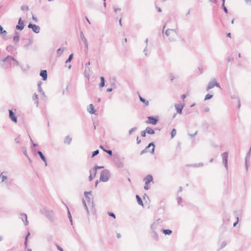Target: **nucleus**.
Listing matches in <instances>:
<instances>
[{
	"mask_svg": "<svg viewBox=\"0 0 251 251\" xmlns=\"http://www.w3.org/2000/svg\"><path fill=\"white\" fill-rule=\"evenodd\" d=\"M226 245V241H223L222 242L221 245V249L224 248Z\"/></svg>",
	"mask_w": 251,
	"mask_h": 251,
	"instance_id": "nucleus-50",
	"label": "nucleus"
},
{
	"mask_svg": "<svg viewBox=\"0 0 251 251\" xmlns=\"http://www.w3.org/2000/svg\"><path fill=\"white\" fill-rule=\"evenodd\" d=\"M99 150H97L94 151L92 152V157H94L96 155H98L99 154Z\"/></svg>",
	"mask_w": 251,
	"mask_h": 251,
	"instance_id": "nucleus-43",
	"label": "nucleus"
},
{
	"mask_svg": "<svg viewBox=\"0 0 251 251\" xmlns=\"http://www.w3.org/2000/svg\"><path fill=\"white\" fill-rule=\"evenodd\" d=\"M145 130H146L147 133L149 134H153L155 133L154 130L152 129L150 127H149V126L147 127Z\"/></svg>",
	"mask_w": 251,
	"mask_h": 251,
	"instance_id": "nucleus-24",
	"label": "nucleus"
},
{
	"mask_svg": "<svg viewBox=\"0 0 251 251\" xmlns=\"http://www.w3.org/2000/svg\"><path fill=\"white\" fill-rule=\"evenodd\" d=\"M161 231L165 234V235H170L172 233V231L170 229H165L164 228L161 229Z\"/></svg>",
	"mask_w": 251,
	"mask_h": 251,
	"instance_id": "nucleus-27",
	"label": "nucleus"
},
{
	"mask_svg": "<svg viewBox=\"0 0 251 251\" xmlns=\"http://www.w3.org/2000/svg\"><path fill=\"white\" fill-rule=\"evenodd\" d=\"M24 23L22 20L21 18H20L18 21V25L16 26V28L17 30H22L24 28Z\"/></svg>",
	"mask_w": 251,
	"mask_h": 251,
	"instance_id": "nucleus-11",
	"label": "nucleus"
},
{
	"mask_svg": "<svg viewBox=\"0 0 251 251\" xmlns=\"http://www.w3.org/2000/svg\"><path fill=\"white\" fill-rule=\"evenodd\" d=\"M13 40L15 44L18 43L20 40L19 36H14Z\"/></svg>",
	"mask_w": 251,
	"mask_h": 251,
	"instance_id": "nucleus-36",
	"label": "nucleus"
},
{
	"mask_svg": "<svg viewBox=\"0 0 251 251\" xmlns=\"http://www.w3.org/2000/svg\"><path fill=\"white\" fill-rule=\"evenodd\" d=\"M10 59H11V60H12L13 61H14L15 62V63H16V64L17 65H19V62H18V61H17L15 58H13V57H10Z\"/></svg>",
	"mask_w": 251,
	"mask_h": 251,
	"instance_id": "nucleus-54",
	"label": "nucleus"
},
{
	"mask_svg": "<svg viewBox=\"0 0 251 251\" xmlns=\"http://www.w3.org/2000/svg\"><path fill=\"white\" fill-rule=\"evenodd\" d=\"M73 56H74V54L73 53L71 54L69 56L68 58L66 60L65 63L67 64L68 63L70 62L73 58Z\"/></svg>",
	"mask_w": 251,
	"mask_h": 251,
	"instance_id": "nucleus-34",
	"label": "nucleus"
},
{
	"mask_svg": "<svg viewBox=\"0 0 251 251\" xmlns=\"http://www.w3.org/2000/svg\"><path fill=\"white\" fill-rule=\"evenodd\" d=\"M113 161L118 168H123L124 167V164L121 158L118 155L114 154L113 155Z\"/></svg>",
	"mask_w": 251,
	"mask_h": 251,
	"instance_id": "nucleus-3",
	"label": "nucleus"
},
{
	"mask_svg": "<svg viewBox=\"0 0 251 251\" xmlns=\"http://www.w3.org/2000/svg\"><path fill=\"white\" fill-rule=\"evenodd\" d=\"M100 83L99 85L100 87L102 88L105 85V79L103 76H101L100 77Z\"/></svg>",
	"mask_w": 251,
	"mask_h": 251,
	"instance_id": "nucleus-26",
	"label": "nucleus"
},
{
	"mask_svg": "<svg viewBox=\"0 0 251 251\" xmlns=\"http://www.w3.org/2000/svg\"><path fill=\"white\" fill-rule=\"evenodd\" d=\"M82 202H83V205H84V207H85V210H86V211H87V214H88V215H89V210H88V207H87V204H86V203L85 201L83 199V200H82Z\"/></svg>",
	"mask_w": 251,
	"mask_h": 251,
	"instance_id": "nucleus-35",
	"label": "nucleus"
},
{
	"mask_svg": "<svg viewBox=\"0 0 251 251\" xmlns=\"http://www.w3.org/2000/svg\"><path fill=\"white\" fill-rule=\"evenodd\" d=\"M68 215L69 219L72 218L71 213L69 209H68Z\"/></svg>",
	"mask_w": 251,
	"mask_h": 251,
	"instance_id": "nucleus-60",
	"label": "nucleus"
},
{
	"mask_svg": "<svg viewBox=\"0 0 251 251\" xmlns=\"http://www.w3.org/2000/svg\"><path fill=\"white\" fill-rule=\"evenodd\" d=\"M145 181L146 184H149L151 181L153 180V177L151 175H148L144 179Z\"/></svg>",
	"mask_w": 251,
	"mask_h": 251,
	"instance_id": "nucleus-18",
	"label": "nucleus"
},
{
	"mask_svg": "<svg viewBox=\"0 0 251 251\" xmlns=\"http://www.w3.org/2000/svg\"><path fill=\"white\" fill-rule=\"evenodd\" d=\"M228 152H225L222 154L223 163L226 170L228 169Z\"/></svg>",
	"mask_w": 251,
	"mask_h": 251,
	"instance_id": "nucleus-4",
	"label": "nucleus"
},
{
	"mask_svg": "<svg viewBox=\"0 0 251 251\" xmlns=\"http://www.w3.org/2000/svg\"><path fill=\"white\" fill-rule=\"evenodd\" d=\"M175 107L176 108V109L177 113H178V114L182 113V111L184 105L176 104L175 105Z\"/></svg>",
	"mask_w": 251,
	"mask_h": 251,
	"instance_id": "nucleus-15",
	"label": "nucleus"
},
{
	"mask_svg": "<svg viewBox=\"0 0 251 251\" xmlns=\"http://www.w3.org/2000/svg\"><path fill=\"white\" fill-rule=\"evenodd\" d=\"M177 203L178 204H180V202H181V201H182V198L181 197H178L177 199Z\"/></svg>",
	"mask_w": 251,
	"mask_h": 251,
	"instance_id": "nucleus-55",
	"label": "nucleus"
},
{
	"mask_svg": "<svg viewBox=\"0 0 251 251\" xmlns=\"http://www.w3.org/2000/svg\"><path fill=\"white\" fill-rule=\"evenodd\" d=\"M215 86V78L212 79L209 83L206 88V91H208L210 89Z\"/></svg>",
	"mask_w": 251,
	"mask_h": 251,
	"instance_id": "nucleus-17",
	"label": "nucleus"
},
{
	"mask_svg": "<svg viewBox=\"0 0 251 251\" xmlns=\"http://www.w3.org/2000/svg\"><path fill=\"white\" fill-rule=\"evenodd\" d=\"M72 139L71 138H70V137L67 135L66 136L64 143L65 144H70L72 141Z\"/></svg>",
	"mask_w": 251,
	"mask_h": 251,
	"instance_id": "nucleus-29",
	"label": "nucleus"
},
{
	"mask_svg": "<svg viewBox=\"0 0 251 251\" xmlns=\"http://www.w3.org/2000/svg\"><path fill=\"white\" fill-rule=\"evenodd\" d=\"M151 147H152V148L151 152L152 154H153L154 152V148H155V145L153 142H151V143H149V145L145 148V149L141 151L140 154L142 155V154H144V153L147 152L148 151V148H150Z\"/></svg>",
	"mask_w": 251,
	"mask_h": 251,
	"instance_id": "nucleus-8",
	"label": "nucleus"
},
{
	"mask_svg": "<svg viewBox=\"0 0 251 251\" xmlns=\"http://www.w3.org/2000/svg\"><path fill=\"white\" fill-rule=\"evenodd\" d=\"M110 176V173L109 170L105 169L103 170L100 175V180L102 182H107Z\"/></svg>",
	"mask_w": 251,
	"mask_h": 251,
	"instance_id": "nucleus-2",
	"label": "nucleus"
},
{
	"mask_svg": "<svg viewBox=\"0 0 251 251\" xmlns=\"http://www.w3.org/2000/svg\"><path fill=\"white\" fill-rule=\"evenodd\" d=\"M147 50H148V47H147V46H146V47L144 50V52H145V55L146 56H147Z\"/></svg>",
	"mask_w": 251,
	"mask_h": 251,
	"instance_id": "nucleus-56",
	"label": "nucleus"
},
{
	"mask_svg": "<svg viewBox=\"0 0 251 251\" xmlns=\"http://www.w3.org/2000/svg\"><path fill=\"white\" fill-rule=\"evenodd\" d=\"M8 111L10 119L12 122L16 123L17 122V117L15 115V113L12 111V110H9Z\"/></svg>",
	"mask_w": 251,
	"mask_h": 251,
	"instance_id": "nucleus-9",
	"label": "nucleus"
},
{
	"mask_svg": "<svg viewBox=\"0 0 251 251\" xmlns=\"http://www.w3.org/2000/svg\"><path fill=\"white\" fill-rule=\"evenodd\" d=\"M192 166L194 167H198L202 166L203 164L201 163H200L199 164H194L192 165Z\"/></svg>",
	"mask_w": 251,
	"mask_h": 251,
	"instance_id": "nucleus-47",
	"label": "nucleus"
},
{
	"mask_svg": "<svg viewBox=\"0 0 251 251\" xmlns=\"http://www.w3.org/2000/svg\"><path fill=\"white\" fill-rule=\"evenodd\" d=\"M198 69H199V71H200V74H201L202 73V72H203V69H202V68L199 67V68H198Z\"/></svg>",
	"mask_w": 251,
	"mask_h": 251,
	"instance_id": "nucleus-64",
	"label": "nucleus"
},
{
	"mask_svg": "<svg viewBox=\"0 0 251 251\" xmlns=\"http://www.w3.org/2000/svg\"><path fill=\"white\" fill-rule=\"evenodd\" d=\"M139 99L142 102L145 104L146 106H148L149 105V101L140 96H139Z\"/></svg>",
	"mask_w": 251,
	"mask_h": 251,
	"instance_id": "nucleus-28",
	"label": "nucleus"
},
{
	"mask_svg": "<svg viewBox=\"0 0 251 251\" xmlns=\"http://www.w3.org/2000/svg\"><path fill=\"white\" fill-rule=\"evenodd\" d=\"M222 7L223 8V10H224V12H225L226 13H227L228 11H227V8H226V6H225V3H222Z\"/></svg>",
	"mask_w": 251,
	"mask_h": 251,
	"instance_id": "nucleus-45",
	"label": "nucleus"
},
{
	"mask_svg": "<svg viewBox=\"0 0 251 251\" xmlns=\"http://www.w3.org/2000/svg\"><path fill=\"white\" fill-rule=\"evenodd\" d=\"M215 86H216L217 87L221 88L220 84L216 81L215 78Z\"/></svg>",
	"mask_w": 251,
	"mask_h": 251,
	"instance_id": "nucleus-53",
	"label": "nucleus"
},
{
	"mask_svg": "<svg viewBox=\"0 0 251 251\" xmlns=\"http://www.w3.org/2000/svg\"><path fill=\"white\" fill-rule=\"evenodd\" d=\"M5 173V172H1L0 174V182H6L7 177L4 175Z\"/></svg>",
	"mask_w": 251,
	"mask_h": 251,
	"instance_id": "nucleus-19",
	"label": "nucleus"
},
{
	"mask_svg": "<svg viewBox=\"0 0 251 251\" xmlns=\"http://www.w3.org/2000/svg\"><path fill=\"white\" fill-rule=\"evenodd\" d=\"M236 218H237V221L233 224V226L234 227H235L237 225V224L238 223V222H239V218H238V217H237Z\"/></svg>",
	"mask_w": 251,
	"mask_h": 251,
	"instance_id": "nucleus-57",
	"label": "nucleus"
},
{
	"mask_svg": "<svg viewBox=\"0 0 251 251\" xmlns=\"http://www.w3.org/2000/svg\"><path fill=\"white\" fill-rule=\"evenodd\" d=\"M88 111L91 114H95L96 110L94 109V106L92 104H90L87 109Z\"/></svg>",
	"mask_w": 251,
	"mask_h": 251,
	"instance_id": "nucleus-22",
	"label": "nucleus"
},
{
	"mask_svg": "<svg viewBox=\"0 0 251 251\" xmlns=\"http://www.w3.org/2000/svg\"><path fill=\"white\" fill-rule=\"evenodd\" d=\"M89 172H90V176H89V180L90 181H91L93 180V177L95 176H92V173L93 172L92 170H90L89 171Z\"/></svg>",
	"mask_w": 251,
	"mask_h": 251,
	"instance_id": "nucleus-40",
	"label": "nucleus"
},
{
	"mask_svg": "<svg viewBox=\"0 0 251 251\" xmlns=\"http://www.w3.org/2000/svg\"><path fill=\"white\" fill-rule=\"evenodd\" d=\"M213 95L209 94H207L204 98V100H206L213 98Z\"/></svg>",
	"mask_w": 251,
	"mask_h": 251,
	"instance_id": "nucleus-39",
	"label": "nucleus"
},
{
	"mask_svg": "<svg viewBox=\"0 0 251 251\" xmlns=\"http://www.w3.org/2000/svg\"><path fill=\"white\" fill-rule=\"evenodd\" d=\"M136 129V127H133L131 128L128 131L129 134H131L133 131H135Z\"/></svg>",
	"mask_w": 251,
	"mask_h": 251,
	"instance_id": "nucleus-49",
	"label": "nucleus"
},
{
	"mask_svg": "<svg viewBox=\"0 0 251 251\" xmlns=\"http://www.w3.org/2000/svg\"><path fill=\"white\" fill-rule=\"evenodd\" d=\"M108 214L109 216H111L113 218H114V219L116 218V216H115V214L112 212H108Z\"/></svg>",
	"mask_w": 251,
	"mask_h": 251,
	"instance_id": "nucleus-46",
	"label": "nucleus"
},
{
	"mask_svg": "<svg viewBox=\"0 0 251 251\" xmlns=\"http://www.w3.org/2000/svg\"><path fill=\"white\" fill-rule=\"evenodd\" d=\"M53 213L52 211L46 210L45 215L50 221L52 222H53Z\"/></svg>",
	"mask_w": 251,
	"mask_h": 251,
	"instance_id": "nucleus-12",
	"label": "nucleus"
},
{
	"mask_svg": "<svg viewBox=\"0 0 251 251\" xmlns=\"http://www.w3.org/2000/svg\"><path fill=\"white\" fill-rule=\"evenodd\" d=\"M144 188L145 190H148V189H149V186H148V184H146L145 183V186H144Z\"/></svg>",
	"mask_w": 251,
	"mask_h": 251,
	"instance_id": "nucleus-62",
	"label": "nucleus"
},
{
	"mask_svg": "<svg viewBox=\"0 0 251 251\" xmlns=\"http://www.w3.org/2000/svg\"><path fill=\"white\" fill-rule=\"evenodd\" d=\"M91 191L89 192L85 191L84 193V195L86 199H87L88 203L91 202V198L88 196V195H91Z\"/></svg>",
	"mask_w": 251,
	"mask_h": 251,
	"instance_id": "nucleus-21",
	"label": "nucleus"
},
{
	"mask_svg": "<svg viewBox=\"0 0 251 251\" xmlns=\"http://www.w3.org/2000/svg\"><path fill=\"white\" fill-rule=\"evenodd\" d=\"M165 35L168 37V40L170 42L176 40L178 33L176 29H168L165 31Z\"/></svg>",
	"mask_w": 251,
	"mask_h": 251,
	"instance_id": "nucleus-1",
	"label": "nucleus"
},
{
	"mask_svg": "<svg viewBox=\"0 0 251 251\" xmlns=\"http://www.w3.org/2000/svg\"><path fill=\"white\" fill-rule=\"evenodd\" d=\"M159 119L158 117H155L153 116H149L148 117V120L146 122L147 124H150L153 125H156Z\"/></svg>",
	"mask_w": 251,
	"mask_h": 251,
	"instance_id": "nucleus-5",
	"label": "nucleus"
},
{
	"mask_svg": "<svg viewBox=\"0 0 251 251\" xmlns=\"http://www.w3.org/2000/svg\"><path fill=\"white\" fill-rule=\"evenodd\" d=\"M151 147H152V148L151 152L152 154H153L154 152V148H155V145L153 142H151V143H149V145L145 148V149L141 151L140 154L142 155V154H144V153L147 152L148 151V148H150Z\"/></svg>",
	"mask_w": 251,
	"mask_h": 251,
	"instance_id": "nucleus-7",
	"label": "nucleus"
},
{
	"mask_svg": "<svg viewBox=\"0 0 251 251\" xmlns=\"http://www.w3.org/2000/svg\"><path fill=\"white\" fill-rule=\"evenodd\" d=\"M28 28L32 29V31L35 33H39L40 31V27L39 26L37 25L32 23H29L27 26Z\"/></svg>",
	"mask_w": 251,
	"mask_h": 251,
	"instance_id": "nucleus-6",
	"label": "nucleus"
},
{
	"mask_svg": "<svg viewBox=\"0 0 251 251\" xmlns=\"http://www.w3.org/2000/svg\"><path fill=\"white\" fill-rule=\"evenodd\" d=\"M90 62H87V63L85 64V68H89V66L90 65Z\"/></svg>",
	"mask_w": 251,
	"mask_h": 251,
	"instance_id": "nucleus-63",
	"label": "nucleus"
},
{
	"mask_svg": "<svg viewBox=\"0 0 251 251\" xmlns=\"http://www.w3.org/2000/svg\"><path fill=\"white\" fill-rule=\"evenodd\" d=\"M41 81H39L38 82V91L41 92H42L43 90L41 88Z\"/></svg>",
	"mask_w": 251,
	"mask_h": 251,
	"instance_id": "nucleus-44",
	"label": "nucleus"
},
{
	"mask_svg": "<svg viewBox=\"0 0 251 251\" xmlns=\"http://www.w3.org/2000/svg\"><path fill=\"white\" fill-rule=\"evenodd\" d=\"M251 147H250V149L248 152H247L246 157H245V167L246 170L248 171V167H249V164H248V161L250 159V156H251Z\"/></svg>",
	"mask_w": 251,
	"mask_h": 251,
	"instance_id": "nucleus-13",
	"label": "nucleus"
},
{
	"mask_svg": "<svg viewBox=\"0 0 251 251\" xmlns=\"http://www.w3.org/2000/svg\"><path fill=\"white\" fill-rule=\"evenodd\" d=\"M151 233H152V238L155 240V241H158V234H157V232H151Z\"/></svg>",
	"mask_w": 251,
	"mask_h": 251,
	"instance_id": "nucleus-31",
	"label": "nucleus"
},
{
	"mask_svg": "<svg viewBox=\"0 0 251 251\" xmlns=\"http://www.w3.org/2000/svg\"><path fill=\"white\" fill-rule=\"evenodd\" d=\"M136 198L138 203L140 205L143 206V203L142 200L141 198H140V197L139 195H137L136 196Z\"/></svg>",
	"mask_w": 251,
	"mask_h": 251,
	"instance_id": "nucleus-30",
	"label": "nucleus"
},
{
	"mask_svg": "<svg viewBox=\"0 0 251 251\" xmlns=\"http://www.w3.org/2000/svg\"><path fill=\"white\" fill-rule=\"evenodd\" d=\"M80 36L81 40L83 42V43L86 42L87 41L86 38L85 37L84 34L82 31L80 33Z\"/></svg>",
	"mask_w": 251,
	"mask_h": 251,
	"instance_id": "nucleus-32",
	"label": "nucleus"
},
{
	"mask_svg": "<svg viewBox=\"0 0 251 251\" xmlns=\"http://www.w3.org/2000/svg\"><path fill=\"white\" fill-rule=\"evenodd\" d=\"M245 1H246V3L251 5V0H245Z\"/></svg>",
	"mask_w": 251,
	"mask_h": 251,
	"instance_id": "nucleus-61",
	"label": "nucleus"
},
{
	"mask_svg": "<svg viewBox=\"0 0 251 251\" xmlns=\"http://www.w3.org/2000/svg\"><path fill=\"white\" fill-rule=\"evenodd\" d=\"M63 51H64V49H61V48H59L57 50V54H58V56H60L61 55H62Z\"/></svg>",
	"mask_w": 251,
	"mask_h": 251,
	"instance_id": "nucleus-37",
	"label": "nucleus"
},
{
	"mask_svg": "<svg viewBox=\"0 0 251 251\" xmlns=\"http://www.w3.org/2000/svg\"><path fill=\"white\" fill-rule=\"evenodd\" d=\"M40 75L42 77L43 80H46L48 77L47 70H41L40 73Z\"/></svg>",
	"mask_w": 251,
	"mask_h": 251,
	"instance_id": "nucleus-16",
	"label": "nucleus"
},
{
	"mask_svg": "<svg viewBox=\"0 0 251 251\" xmlns=\"http://www.w3.org/2000/svg\"><path fill=\"white\" fill-rule=\"evenodd\" d=\"M37 153L39 154L40 156L41 159L45 162V166H47V162L46 160V158L44 155L43 154L42 152L40 151H38Z\"/></svg>",
	"mask_w": 251,
	"mask_h": 251,
	"instance_id": "nucleus-20",
	"label": "nucleus"
},
{
	"mask_svg": "<svg viewBox=\"0 0 251 251\" xmlns=\"http://www.w3.org/2000/svg\"><path fill=\"white\" fill-rule=\"evenodd\" d=\"M146 133H147V132H146V130L141 131V136L144 137H145Z\"/></svg>",
	"mask_w": 251,
	"mask_h": 251,
	"instance_id": "nucleus-51",
	"label": "nucleus"
},
{
	"mask_svg": "<svg viewBox=\"0 0 251 251\" xmlns=\"http://www.w3.org/2000/svg\"><path fill=\"white\" fill-rule=\"evenodd\" d=\"M84 46H85V50H88V42L87 41L86 42H84Z\"/></svg>",
	"mask_w": 251,
	"mask_h": 251,
	"instance_id": "nucleus-52",
	"label": "nucleus"
},
{
	"mask_svg": "<svg viewBox=\"0 0 251 251\" xmlns=\"http://www.w3.org/2000/svg\"><path fill=\"white\" fill-rule=\"evenodd\" d=\"M176 129L175 128H173L171 133V138H174L175 137V136L176 135Z\"/></svg>",
	"mask_w": 251,
	"mask_h": 251,
	"instance_id": "nucleus-38",
	"label": "nucleus"
},
{
	"mask_svg": "<svg viewBox=\"0 0 251 251\" xmlns=\"http://www.w3.org/2000/svg\"><path fill=\"white\" fill-rule=\"evenodd\" d=\"M197 134V131H196L194 134H189V135L191 137H193L194 136H195Z\"/></svg>",
	"mask_w": 251,
	"mask_h": 251,
	"instance_id": "nucleus-59",
	"label": "nucleus"
},
{
	"mask_svg": "<svg viewBox=\"0 0 251 251\" xmlns=\"http://www.w3.org/2000/svg\"><path fill=\"white\" fill-rule=\"evenodd\" d=\"M159 219L157 220V221L154 222L151 226V232H157V229H159L160 227V226L157 222V221Z\"/></svg>",
	"mask_w": 251,
	"mask_h": 251,
	"instance_id": "nucleus-10",
	"label": "nucleus"
},
{
	"mask_svg": "<svg viewBox=\"0 0 251 251\" xmlns=\"http://www.w3.org/2000/svg\"><path fill=\"white\" fill-rule=\"evenodd\" d=\"M7 33L6 31L4 30L2 26L1 25H0V34H6Z\"/></svg>",
	"mask_w": 251,
	"mask_h": 251,
	"instance_id": "nucleus-41",
	"label": "nucleus"
},
{
	"mask_svg": "<svg viewBox=\"0 0 251 251\" xmlns=\"http://www.w3.org/2000/svg\"><path fill=\"white\" fill-rule=\"evenodd\" d=\"M20 219L24 222L25 226H27L28 224V221L27 220V215L25 213H21L20 215Z\"/></svg>",
	"mask_w": 251,
	"mask_h": 251,
	"instance_id": "nucleus-14",
	"label": "nucleus"
},
{
	"mask_svg": "<svg viewBox=\"0 0 251 251\" xmlns=\"http://www.w3.org/2000/svg\"><path fill=\"white\" fill-rule=\"evenodd\" d=\"M56 248L59 251H64L63 249L58 245H56Z\"/></svg>",
	"mask_w": 251,
	"mask_h": 251,
	"instance_id": "nucleus-58",
	"label": "nucleus"
},
{
	"mask_svg": "<svg viewBox=\"0 0 251 251\" xmlns=\"http://www.w3.org/2000/svg\"><path fill=\"white\" fill-rule=\"evenodd\" d=\"M103 166H95L94 168V170H93V174H94V176H96V173H97V170L99 169H101V168H103Z\"/></svg>",
	"mask_w": 251,
	"mask_h": 251,
	"instance_id": "nucleus-33",
	"label": "nucleus"
},
{
	"mask_svg": "<svg viewBox=\"0 0 251 251\" xmlns=\"http://www.w3.org/2000/svg\"><path fill=\"white\" fill-rule=\"evenodd\" d=\"M90 71V70L89 68H85V70L84 73L85 76L86 77H87L88 78V79H89V77H90V76H89Z\"/></svg>",
	"mask_w": 251,
	"mask_h": 251,
	"instance_id": "nucleus-25",
	"label": "nucleus"
},
{
	"mask_svg": "<svg viewBox=\"0 0 251 251\" xmlns=\"http://www.w3.org/2000/svg\"><path fill=\"white\" fill-rule=\"evenodd\" d=\"M32 99H33V100L34 101V104L36 105V106H38V104H39V102H38V95L35 93L33 94V97H32Z\"/></svg>",
	"mask_w": 251,
	"mask_h": 251,
	"instance_id": "nucleus-23",
	"label": "nucleus"
},
{
	"mask_svg": "<svg viewBox=\"0 0 251 251\" xmlns=\"http://www.w3.org/2000/svg\"><path fill=\"white\" fill-rule=\"evenodd\" d=\"M104 151L105 152H106V153H107L109 155H112V151L110 150H104Z\"/></svg>",
	"mask_w": 251,
	"mask_h": 251,
	"instance_id": "nucleus-48",
	"label": "nucleus"
},
{
	"mask_svg": "<svg viewBox=\"0 0 251 251\" xmlns=\"http://www.w3.org/2000/svg\"><path fill=\"white\" fill-rule=\"evenodd\" d=\"M21 9L23 11H28L29 10L28 6L26 5L21 6Z\"/></svg>",
	"mask_w": 251,
	"mask_h": 251,
	"instance_id": "nucleus-42",
	"label": "nucleus"
}]
</instances>
